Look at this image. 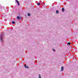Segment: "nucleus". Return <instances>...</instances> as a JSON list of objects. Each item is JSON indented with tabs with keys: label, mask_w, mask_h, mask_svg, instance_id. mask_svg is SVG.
Here are the masks:
<instances>
[{
	"label": "nucleus",
	"mask_w": 78,
	"mask_h": 78,
	"mask_svg": "<svg viewBox=\"0 0 78 78\" xmlns=\"http://www.w3.org/2000/svg\"><path fill=\"white\" fill-rule=\"evenodd\" d=\"M3 34H2L0 36V40L1 42H3V37L2 36L3 35Z\"/></svg>",
	"instance_id": "obj_1"
},
{
	"label": "nucleus",
	"mask_w": 78,
	"mask_h": 78,
	"mask_svg": "<svg viewBox=\"0 0 78 78\" xmlns=\"http://www.w3.org/2000/svg\"><path fill=\"white\" fill-rule=\"evenodd\" d=\"M15 2H17L18 6H20V4L19 3V1H18L17 0H15Z\"/></svg>",
	"instance_id": "obj_2"
},
{
	"label": "nucleus",
	"mask_w": 78,
	"mask_h": 78,
	"mask_svg": "<svg viewBox=\"0 0 78 78\" xmlns=\"http://www.w3.org/2000/svg\"><path fill=\"white\" fill-rule=\"evenodd\" d=\"M17 19H18V20H20V19L21 20V17H19V16H17Z\"/></svg>",
	"instance_id": "obj_3"
},
{
	"label": "nucleus",
	"mask_w": 78,
	"mask_h": 78,
	"mask_svg": "<svg viewBox=\"0 0 78 78\" xmlns=\"http://www.w3.org/2000/svg\"><path fill=\"white\" fill-rule=\"evenodd\" d=\"M24 67H25V68H26V69H29V67L28 66H27V65L26 64H25L24 65Z\"/></svg>",
	"instance_id": "obj_4"
},
{
	"label": "nucleus",
	"mask_w": 78,
	"mask_h": 78,
	"mask_svg": "<svg viewBox=\"0 0 78 78\" xmlns=\"http://www.w3.org/2000/svg\"><path fill=\"white\" fill-rule=\"evenodd\" d=\"M64 70V67L62 66L61 68V71H63Z\"/></svg>",
	"instance_id": "obj_5"
},
{
	"label": "nucleus",
	"mask_w": 78,
	"mask_h": 78,
	"mask_svg": "<svg viewBox=\"0 0 78 78\" xmlns=\"http://www.w3.org/2000/svg\"><path fill=\"white\" fill-rule=\"evenodd\" d=\"M62 12H64L65 11V9L64 8H62Z\"/></svg>",
	"instance_id": "obj_6"
},
{
	"label": "nucleus",
	"mask_w": 78,
	"mask_h": 78,
	"mask_svg": "<svg viewBox=\"0 0 78 78\" xmlns=\"http://www.w3.org/2000/svg\"><path fill=\"white\" fill-rule=\"evenodd\" d=\"M12 24H15V23H16V22H14V21H13L12 22Z\"/></svg>",
	"instance_id": "obj_7"
},
{
	"label": "nucleus",
	"mask_w": 78,
	"mask_h": 78,
	"mask_svg": "<svg viewBox=\"0 0 78 78\" xmlns=\"http://www.w3.org/2000/svg\"><path fill=\"white\" fill-rule=\"evenodd\" d=\"M59 12L58 10H56V14H58Z\"/></svg>",
	"instance_id": "obj_8"
},
{
	"label": "nucleus",
	"mask_w": 78,
	"mask_h": 78,
	"mask_svg": "<svg viewBox=\"0 0 78 78\" xmlns=\"http://www.w3.org/2000/svg\"><path fill=\"white\" fill-rule=\"evenodd\" d=\"M70 44H71V43H70V42H68L67 43V45H70Z\"/></svg>",
	"instance_id": "obj_9"
},
{
	"label": "nucleus",
	"mask_w": 78,
	"mask_h": 78,
	"mask_svg": "<svg viewBox=\"0 0 78 78\" xmlns=\"http://www.w3.org/2000/svg\"><path fill=\"white\" fill-rule=\"evenodd\" d=\"M30 13H28L27 14V16H30Z\"/></svg>",
	"instance_id": "obj_10"
},
{
	"label": "nucleus",
	"mask_w": 78,
	"mask_h": 78,
	"mask_svg": "<svg viewBox=\"0 0 78 78\" xmlns=\"http://www.w3.org/2000/svg\"><path fill=\"white\" fill-rule=\"evenodd\" d=\"M39 5H40V3L38 2L37 3V5L38 6H39Z\"/></svg>",
	"instance_id": "obj_11"
},
{
	"label": "nucleus",
	"mask_w": 78,
	"mask_h": 78,
	"mask_svg": "<svg viewBox=\"0 0 78 78\" xmlns=\"http://www.w3.org/2000/svg\"><path fill=\"white\" fill-rule=\"evenodd\" d=\"M52 50H53V51H56V50H55V49H53Z\"/></svg>",
	"instance_id": "obj_12"
},
{
	"label": "nucleus",
	"mask_w": 78,
	"mask_h": 78,
	"mask_svg": "<svg viewBox=\"0 0 78 78\" xmlns=\"http://www.w3.org/2000/svg\"><path fill=\"white\" fill-rule=\"evenodd\" d=\"M39 78H41V75L40 74L39 75Z\"/></svg>",
	"instance_id": "obj_13"
},
{
	"label": "nucleus",
	"mask_w": 78,
	"mask_h": 78,
	"mask_svg": "<svg viewBox=\"0 0 78 78\" xmlns=\"http://www.w3.org/2000/svg\"><path fill=\"white\" fill-rule=\"evenodd\" d=\"M1 8L2 9H4V7H1Z\"/></svg>",
	"instance_id": "obj_14"
},
{
	"label": "nucleus",
	"mask_w": 78,
	"mask_h": 78,
	"mask_svg": "<svg viewBox=\"0 0 78 78\" xmlns=\"http://www.w3.org/2000/svg\"><path fill=\"white\" fill-rule=\"evenodd\" d=\"M42 4H44V5H45V3L44 2H42Z\"/></svg>",
	"instance_id": "obj_15"
}]
</instances>
